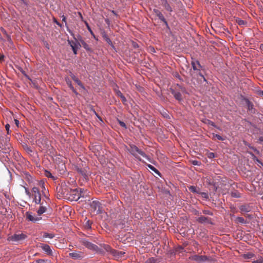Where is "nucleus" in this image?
<instances>
[{
	"mask_svg": "<svg viewBox=\"0 0 263 263\" xmlns=\"http://www.w3.org/2000/svg\"><path fill=\"white\" fill-rule=\"evenodd\" d=\"M208 157L209 158H214V157H215V154H214V153H212V152L209 153L208 154Z\"/></svg>",
	"mask_w": 263,
	"mask_h": 263,
	"instance_id": "50",
	"label": "nucleus"
},
{
	"mask_svg": "<svg viewBox=\"0 0 263 263\" xmlns=\"http://www.w3.org/2000/svg\"><path fill=\"white\" fill-rule=\"evenodd\" d=\"M115 92L118 97L121 98L123 95L119 89H115Z\"/></svg>",
	"mask_w": 263,
	"mask_h": 263,
	"instance_id": "42",
	"label": "nucleus"
},
{
	"mask_svg": "<svg viewBox=\"0 0 263 263\" xmlns=\"http://www.w3.org/2000/svg\"><path fill=\"white\" fill-rule=\"evenodd\" d=\"M77 171L80 174H81L83 177V178L84 179H88V173L85 170H83L82 168H78Z\"/></svg>",
	"mask_w": 263,
	"mask_h": 263,
	"instance_id": "20",
	"label": "nucleus"
},
{
	"mask_svg": "<svg viewBox=\"0 0 263 263\" xmlns=\"http://www.w3.org/2000/svg\"><path fill=\"white\" fill-rule=\"evenodd\" d=\"M102 37L105 40V41L112 47V49L114 50L116 49L115 47L113 45L111 40L109 39V37L108 36L107 34L105 33V32H103L102 33Z\"/></svg>",
	"mask_w": 263,
	"mask_h": 263,
	"instance_id": "16",
	"label": "nucleus"
},
{
	"mask_svg": "<svg viewBox=\"0 0 263 263\" xmlns=\"http://www.w3.org/2000/svg\"><path fill=\"white\" fill-rule=\"evenodd\" d=\"M35 263H46V261L43 259H38L35 261Z\"/></svg>",
	"mask_w": 263,
	"mask_h": 263,
	"instance_id": "53",
	"label": "nucleus"
},
{
	"mask_svg": "<svg viewBox=\"0 0 263 263\" xmlns=\"http://www.w3.org/2000/svg\"><path fill=\"white\" fill-rule=\"evenodd\" d=\"M70 76L71 79L77 83L79 81H80L74 74H73L71 72H70Z\"/></svg>",
	"mask_w": 263,
	"mask_h": 263,
	"instance_id": "34",
	"label": "nucleus"
},
{
	"mask_svg": "<svg viewBox=\"0 0 263 263\" xmlns=\"http://www.w3.org/2000/svg\"><path fill=\"white\" fill-rule=\"evenodd\" d=\"M46 176L48 177H50V178H53V177L52 176V174L49 172H48V171H46Z\"/></svg>",
	"mask_w": 263,
	"mask_h": 263,
	"instance_id": "57",
	"label": "nucleus"
},
{
	"mask_svg": "<svg viewBox=\"0 0 263 263\" xmlns=\"http://www.w3.org/2000/svg\"><path fill=\"white\" fill-rule=\"evenodd\" d=\"M153 11L155 14V15L159 18V19L164 23L165 26L167 28H169L168 24L162 13L158 9H154Z\"/></svg>",
	"mask_w": 263,
	"mask_h": 263,
	"instance_id": "7",
	"label": "nucleus"
},
{
	"mask_svg": "<svg viewBox=\"0 0 263 263\" xmlns=\"http://www.w3.org/2000/svg\"><path fill=\"white\" fill-rule=\"evenodd\" d=\"M80 38H79V40L80 42V43H81L83 47L87 51V52H89L90 53H93V49L90 48L89 45L84 41H83L82 39V37L79 36Z\"/></svg>",
	"mask_w": 263,
	"mask_h": 263,
	"instance_id": "11",
	"label": "nucleus"
},
{
	"mask_svg": "<svg viewBox=\"0 0 263 263\" xmlns=\"http://www.w3.org/2000/svg\"><path fill=\"white\" fill-rule=\"evenodd\" d=\"M246 104L248 107V109L249 110H252L253 108V103L249 100V99H246Z\"/></svg>",
	"mask_w": 263,
	"mask_h": 263,
	"instance_id": "32",
	"label": "nucleus"
},
{
	"mask_svg": "<svg viewBox=\"0 0 263 263\" xmlns=\"http://www.w3.org/2000/svg\"><path fill=\"white\" fill-rule=\"evenodd\" d=\"M200 162L197 160H193L192 161V164L194 165H200Z\"/></svg>",
	"mask_w": 263,
	"mask_h": 263,
	"instance_id": "48",
	"label": "nucleus"
},
{
	"mask_svg": "<svg viewBox=\"0 0 263 263\" xmlns=\"http://www.w3.org/2000/svg\"><path fill=\"white\" fill-rule=\"evenodd\" d=\"M120 98L121 99V100H122V102H123V103H126V101H127V100H126V98L124 97V95H123V96H122Z\"/></svg>",
	"mask_w": 263,
	"mask_h": 263,
	"instance_id": "54",
	"label": "nucleus"
},
{
	"mask_svg": "<svg viewBox=\"0 0 263 263\" xmlns=\"http://www.w3.org/2000/svg\"><path fill=\"white\" fill-rule=\"evenodd\" d=\"M85 228L87 230H90L91 228V222L90 220H87L84 225Z\"/></svg>",
	"mask_w": 263,
	"mask_h": 263,
	"instance_id": "33",
	"label": "nucleus"
},
{
	"mask_svg": "<svg viewBox=\"0 0 263 263\" xmlns=\"http://www.w3.org/2000/svg\"><path fill=\"white\" fill-rule=\"evenodd\" d=\"M231 195L232 197L239 198L241 197V195L237 191H234L231 193Z\"/></svg>",
	"mask_w": 263,
	"mask_h": 263,
	"instance_id": "30",
	"label": "nucleus"
},
{
	"mask_svg": "<svg viewBox=\"0 0 263 263\" xmlns=\"http://www.w3.org/2000/svg\"><path fill=\"white\" fill-rule=\"evenodd\" d=\"M202 198L205 199V200H208L209 199L208 194L205 192H201L200 193Z\"/></svg>",
	"mask_w": 263,
	"mask_h": 263,
	"instance_id": "37",
	"label": "nucleus"
},
{
	"mask_svg": "<svg viewBox=\"0 0 263 263\" xmlns=\"http://www.w3.org/2000/svg\"><path fill=\"white\" fill-rule=\"evenodd\" d=\"M55 237V234L54 233H48L47 232H43L42 235V238L43 239H45L47 238H49L50 239H52Z\"/></svg>",
	"mask_w": 263,
	"mask_h": 263,
	"instance_id": "22",
	"label": "nucleus"
},
{
	"mask_svg": "<svg viewBox=\"0 0 263 263\" xmlns=\"http://www.w3.org/2000/svg\"><path fill=\"white\" fill-rule=\"evenodd\" d=\"M86 26H87V28L88 30V31L90 32V33H91V34L92 35H93V36L94 37V38H95V34H93V32H92V30L91 29L90 26H89L88 24L87 23H86Z\"/></svg>",
	"mask_w": 263,
	"mask_h": 263,
	"instance_id": "41",
	"label": "nucleus"
},
{
	"mask_svg": "<svg viewBox=\"0 0 263 263\" xmlns=\"http://www.w3.org/2000/svg\"><path fill=\"white\" fill-rule=\"evenodd\" d=\"M118 122H119V125L122 127H124L125 128H127V127H126V124L123 122V121H121L120 120H118Z\"/></svg>",
	"mask_w": 263,
	"mask_h": 263,
	"instance_id": "43",
	"label": "nucleus"
},
{
	"mask_svg": "<svg viewBox=\"0 0 263 263\" xmlns=\"http://www.w3.org/2000/svg\"><path fill=\"white\" fill-rule=\"evenodd\" d=\"M102 247L104 249V250H106V252H110L112 254V251L114 250H112L110 246L106 244H103Z\"/></svg>",
	"mask_w": 263,
	"mask_h": 263,
	"instance_id": "31",
	"label": "nucleus"
},
{
	"mask_svg": "<svg viewBox=\"0 0 263 263\" xmlns=\"http://www.w3.org/2000/svg\"><path fill=\"white\" fill-rule=\"evenodd\" d=\"M44 45H45V47H46L48 50H49V49H50V46H49V45L48 44V43L47 42H45L44 43Z\"/></svg>",
	"mask_w": 263,
	"mask_h": 263,
	"instance_id": "59",
	"label": "nucleus"
},
{
	"mask_svg": "<svg viewBox=\"0 0 263 263\" xmlns=\"http://www.w3.org/2000/svg\"><path fill=\"white\" fill-rule=\"evenodd\" d=\"M101 203L98 201H92L90 203L91 210L97 214H99L101 212Z\"/></svg>",
	"mask_w": 263,
	"mask_h": 263,
	"instance_id": "6",
	"label": "nucleus"
},
{
	"mask_svg": "<svg viewBox=\"0 0 263 263\" xmlns=\"http://www.w3.org/2000/svg\"><path fill=\"white\" fill-rule=\"evenodd\" d=\"M81 242L88 249L95 251L97 253H101L102 252L101 249H100L97 245L90 242L87 239L82 238L81 240Z\"/></svg>",
	"mask_w": 263,
	"mask_h": 263,
	"instance_id": "2",
	"label": "nucleus"
},
{
	"mask_svg": "<svg viewBox=\"0 0 263 263\" xmlns=\"http://www.w3.org/2000/svg\"><path fill=\"white\" fill-rule=\"evenodd\" d=\"M239 209L241 212L245 213H248L251 210L250 206L246 204L241 205Z\"/></svg>",
	"mask_w": 263,
	"mask_h": 263,
	"instance_id": "21",
	"label": "nucleus"
},
{
	"mask_svg": "<svg viewBox=\"0 0 263 263\" xmlns=\"http://www.w3.org/2000/svg\"><path fill=\"white\" fill-rule=\"evenodd\" d=\"M62 21L65 23V26L66 27V29H67V31H68V32L71 35L73 36V32L72 31V30H71L69 29V27L67 25V22H66V17L64 15H63L62 16Z\"/></svg>",
	"mask_w": 263,
	"mask_h": 263,
	"instance_id": "23",
	"label": "nucleus"
},
{
	"mask_svg": "<svg viewBox=\"0 0 263 263\" xmlns=\"http://www.w3.org/2000/svg\"><path fill=\"white\" fill-rule=\"evenodd\" d=\"M162 5L163 7L166 9V11L172 12L173 11V9L168 4L167 0H161Z\"/></svg>",
	"mask_w": 263,
	"mask_h": 263,
	"instance_id": "17",
	"label": "nucleus"
},
{
	"mask_svg": "<svg viewBox=\"0 0 263 263\" xmlns=\"http://www.w3.org/2000/svg\"><path fill=\"white\" fill-rule=\"evenodd\" d=\"M191 259L196 261L198 263H202L207 261H210V257L205 255H193L191 257Z\"/></svg>",
	"mask_w": 263,
	"mask_h": 263,
	"instance_id": "4",
	"label": "nucleus"
},
{
	"mask_svg": "<svg viewBox=\"0 0 263 263\" xmlns=\"http://www.w3.org/2000/svg\"><path fill=\"white\" fill-rule=\"evenodd\" d=\"M197 221L199 223H207L212 224V222L211 221L210 218L205 217V216H201L198 217L197 218Z\"/></svg>",
	"mask_w": 263,
	"mask_h": 263,
	"instance_id": "13",
	"label": "nucleus"
},
{
	"mask_svg": "<svg viewBox=\"0 0 263 263\" xmlns=\"http://www.w3.org/2000/svg\"><path fill=\"white\" fill-rule=\"evenodd\" d=\"M14 122H15V124H16V125L17 126H18V124H19V121L17 119H15L14 120Z\"/></svg>",
	"mask_w": 263,
	"mask_h": 263,
	"instance_id": "63",
	"label": "nucleus"
},
{
	"mask_svg": "<svg viewBox=\"0 0 263 263\" xmlns=\"http://www.w3.org/2000/svg\"><path fill=\"white\" fill-rule=\"evenodd\" d=\"M147 167L151 170L152 171L155 172L156 174L158 175L159 176H161V173L159 172V171L155 168L154 166L151 165V164H147Z\"/></svg>",
	"mask_w": 263,
	"mask_h": 263,
	"instance_id": "27",
	"label": "nucleus"
},
{
	"mask_svg": "<svg viewBox=\"0 0 263 263\" xmlns=\"http://www.w3.org/2000/svg\"><path fill=\"white\" fill-rule=\"evenodd\" d=\"M258 94L259 96L263 97V90H259V91H258Z\"/></svg>",
	"mask_w": 263,
	"mask_h": 263,
	"instance_id": "62",
	"label": "nucleus"
},
{
	"mask_svg": "<svg viewBox=\"0 0 263 263\" xmlns=\"http://www.w3.org/2000/svg\"><path fill=\"white\" fill-rule=\"evenodd\" d=\"M73 37V38L76 40L75 42H72V41H68V43L70 44L71 47H72V46H73V47L76 48H79L80 47H81V44H80V43L77 40V39L75 38L74 36H72Z\"/></svg>",
	"mask_w": 263,
	"mask_h": 263,
	"instance_id": "19",
	"label": "nucleus"
},
{
	"mask_svg": "<svg viewBox=\"0 0 263 263\" xmlns=\"http://www.w3.org/2000/svg\"><path fill=\"white\" fill-rule=\"evenodd\" d=\"M129 153L136 158L139 159L137 154L140 155L143 158H145L149 162H151V158L147 156L144 152L140 149L137 146L134 144L130 145V149L128 150Z\"/></svg>",
	"mask_w": 263,
	"mask_h": 263,
	"instance_id": "1",
	"label": "nucleus"
},
{
	"mask_svg": "<svg viewBox=\"0 0 263 263\" xmlns=\"http://www.w3.org/2000/svg\"><path fill=\"white\" fill-rule=\"evenodd\" d=\"M53 22L58 26L62 27V25L55 18H54Z\"/></svg>",
	"mask_w": 263,
	"mask_h": 263,
	"instance_id": "58",
	"label": "nucleus"
},
{
	"mask_svg": "<svg viewBox=\"0 0 263 263\" xmlns=\"http://www.w3.org/2000/svg\"><path fill=\"white\" fill-rule=\"evenodd\" d=\"M71 48L72 49L73 53L74 54H77V50L78 48H76L73 47V46H72Z\"/></svg>",
	"mask_w": 263,
	"mask_h": 263,
	"instance_id": "56",
	"label": "nucleus"
},
{
	"mask_svg": "<svg viewBox=\"0 0 263 263\" xmlns=\"http://www.w3.org/2000/svg\"><path fill=\"white\" fill-rule=\"evenodd\" d=\"M213 136L216 137L218 140L220 141H223L224 138L218 134H213Z\"/></svg>",
	"mask_w": 263,
	"mask_h": 263,
	"instance_id": "38",
	"label": "nucleus"
},
{
	"mask_svg": "<svg viewBox=\"0 0 263 263\" xmlns=\"http://www.w3.org/2000/svg\"><path fill=\"white\" fill-rule=\"evenodd\" d=\"M5 128H6V130L7 131V133L9 134V130H10V125H9V124H7L5 125Z\"/></svg>",
	"mask_w": 263,
	"mask_h": 263,
	"instance_id": "55",
	"label": "nucleus"
},
{
	"mask_svg": "<svg viewBox=\"0 0 263 263\" xmlns=\"http://www.w3.org/2000/svg\"><path fill=\"white\" fill-rule=\"evenodd\" d=\"M257 165L259 167H261V166H263V163L261 161L259 160V161L257 162Z\"/></svg>",
	"mask_w": 263,
	"mask_h": 263,
	"instance_id": "61",
	"label": "nucleus"
},
{
	"mask_svg": "<svg viewBox=\"0 0 263 263\" xmlns=\"http://www.w3.org/2000/svg\"><path fill=\"white\" fill-rule=\"evenodd\" d=\"M252 158H253L254 161H256L257 162H258L259 161V160L254 154H252Z\"/></svg>",
	"mask_w": 263,
	"mask_h": 263,
	"instance_id": "52",
	"label": "nucleus"
},
{
	"mask_svg": "<svg viewBox=\"0 0 263 263\" xmlns=\"http://www.w3.org/2000/svg\"><path fill=\"white\" fill-rule=\"evenodd\" d=\"M253 263H263V257H260L257 260L253 261Z\"/></svg>",
	"mask_w": 263,
	"mask_h": 263,
	"instance_id": "40",
	"label": "nucleus"
},
{
	"mask_svg": "<svg viewBox=\"0 0 263 263\" xmlns=\"http://www.w3.org/2000/svg\"><path fill=\"white\" fill-rule=\"evenodd\" d=\"M74 191H77L78 192V195H76L77 196L76 200L80 199L81 197H85L88 193L87 190H85L84 189H76L74 190Z\"/></svg>",
	"mask_w": 263,
	"mask_h": 263,
	"instance_id": "10",
	"label": "nucleus"
},
{
	"mask_svg": "<svg viewBox=\"0 0 263 263\" xmlns=\"http://www.w3.org/2000/svg\"><path fill=\"white\" fill-rule=\"evenodd\" d=\"M25 193L29 197H30L31 196L30 192H29V190L28 188L24 187Z\"/></svg>",
	"mask_w": 263,
	"mask_h": 263,
	"instance_id": "46",
	"label": "nucleus"
},
{
	"mask_svg": "<svg viewBox=\"0 0 263 263\" xmlns=\"http://www.w3.org/2000/svg\"><path fill=\"white\" fill-rule=\"evenodd\" d=\"M171 92L176 100L179 101L182 100V95L180 92L176 91L173 89H171Z\"/></svg>",
	"mask_w": 263,
	"mask_h": 263,
	"instance_id": "18",
	"label": "nucleus"
},
{
	"mask_svg": "<svg viewBox=\"0 0 263 263\" xmlns=\"http://www.w3.org/2000/svg\"><path fill=\"white\" fill-rule=\"evenodd\" d=\"M26 235L21 233V234H15L9 237L8 239L9 241H12L13 242H19L21 240H24L26 238Z\"/></svg>",
	"mask_w": 263,
	"mask_h": 263,
	"instance_id": "5",
	"label": "nucleus"
},
{
	"mask_svg": "<svg viewBox=\"0 0 263 263\" xmlns=\"http://www.w3.org/2000/svg\"><path fill=\"white\" fill-rule=\"evenodd\" d=\"M191 65L194 71H199L200 70V68H202L199 61L193 58H192Z\"/></svg>",
	"mask_w": 263,
	"mask_h": 263,
	"instance_id": "8",
	"label": "nucleus"
},
{
	"mask_svg": "<svg viewBox=\"0 0 263 263\" xmlns=\"http://www.w3.org/2000/svg\"><path fill=\"white\" fill-rule=\"evenodd\" d=\"M189 189L193 193H197L196 187L194 186H191Z\"/></svg>",
	"mask_w": 263,
	"mask_h": 263,
	"instance_id": "47",
	"label": "nucleus"
},
{
	"mask_svg": "<svg viewBox=\"0 0 263 263\" xmlns=\"http://www.w3.org/2000/svg\"><path fill=\"white\" fill-rule=\"evenodd\" d=\"M254 256V254L251 252H248L246 254H243L242 257L243 259L248 260L251 259Z\"/></svg>",
	"mask_w": 263,
	"mask_h": 263,
	"instance_id": "24",
	"label": "nucleus"
},
{
	"mask_svg": "<svg viewBox=\"0 0 263 263\" xmlns=\"http://www.w3.org/2000/svg\"><path fill=\"white\" fill-rule=\"evenodd\" d=\"M5 56L3 54H0V62L3 61L4 59Z\"/></svg>",
	"mask_w": 263,
	"mask_h": 263,
	"instance_id": "60",
	"label": "nucleus"
},
{
	"mask_svg": "<svg viewBox=\"0 0 263 263\" xmlns=\"http://www.w3.org/2000/svg\"><path fill=\"white\" fill-rule=\"evenodd\" d=\"M205 123L208 125H211L213 127H216V125L214 123V122L209 119H206L205 120Z\"/></svg>",
	"mask_w": 263,
	"mask_h": 263,
	"instance_id": "35",
	"label": "nucleus"
},
{
	"mask_svg": "<svg viewBox=\"0 0 263 263\" xmlns=\"http://www.w3.org/2000/svg\"><path fill=\"white\" fill-rule=\"evenodd\" d=\"M65 80L66 81V84L68 86V87L70 88V89L72 91L73 93H74L76 95H78L79 93L77 91L76 89L74 88L73 86L72 85V82L70 79L67 77L65 78Z\"/></svg>",
	"mask_w": 263,
	"mask_h": 263,
	"instance_id": "15",
	"label": "nucleus"
},
{
	"mask_svg": "<svg viewBox=\"0 0 263 263\" xmlns=\"http://www.w3.org/2000/svg\"><path fill=\"white\" fill-rule=\"evenodd\" d=\"M260 49L263 50V44L260 45Z\"/></svg>",
	"mask_w": 263,
	"mask_h": 263,
	"instance_id": "64",
	"label": "nucleus"
},
{
	"mask_svg": "<svg viewBox=\"0 0 263 263\" xmlns=\"http://www.w3.org/2000/svg\"><path fill=\"white\" fill-rule=\"evenodd\" d=\"M69 256L73 259H81L84 257L82 252L77 251L69 253Z\"/></svg>",
	"mask_w": 263,
	"mask_h": 263,
	"instance_id": "9",
	"label": "nucleus"
},
{
	"mask_svg": "<svg viewBox=\"0 0 263 263\" xmlns=\"http://www.w3.org/2000/svg\"><path fill=\"white\" fill-rule=\"evenodd\" d=\"M202 213L205 215H210V216L213 215V213L211 211H210L209 210H203L202 211Z\"/></svg>",
	"mask_w": 263,
	"mask_h": 263,
	"instance_id": "36",
	"label": "nucleus"
},
{
	"mask_svg": "<svg viewBox=\"0 0 263 263\" xmlns=\"http://www.w3.org/2000/svg\"><path fill=\"white\" fill-rule=\"evenodd\" d=\"M31 191L32 201L35 204H43V202H41V194L39 188L34 186L32 187Z\"/></svg>",
	"mask_w": 263,
	"mask_h": 263,
	"instance_id": "3",
	"label": "nucleus"
},
{
	"mask_svg": "<svg viewBox=\"0 0 263 263\" xmlns=\"http://www.w3.org/2000/svg\"><path fill=\"white\" fill-rule=\"evenodd\" d=\"M155 259L153 257H152L148 259L144 263H155Z\"/></svg>",
	"mask_w": 263,
	"mask_h": 263,
	"instance_id": "39",
	"label": "nucleus"
},
{
	"mask_svg": "<svg viewBox=\"0 0 263 263\" xmlns=\"http://www.w3.org/2000/svg\"><path fill=\"white\" fill-rule=\"evenodd\" d=\"M41 206H40L39 209L37 211V213L38 215H41L42 214L44 213L46 211V208L45 206H43V204H40Z\"/></svg>",
	"mask_w": 263,
	"mask_h": 263,
	"instance_id": "25",
	"label": "nucleus"
},
{
	"mask_svg": "<svg viewBox=\"0 0 263 263\" xmlns=\"http://www.w3.org/2000/svg\"><path fill=\"white\" fill-rule=\"evenodd\" d=\"M26 218L28 220L32 221L33 222H36L40 220V218L37 217L33 216L31 213L27 212L26 213Z\"/></svg>",
	"mask_w": 263,
	"mask_h": 263,
	"instance_id": "12",
	"label": "nucleus"
},
{
	"mask_svg": "<svg viewBox=\"0 0 263 263\" xmlns=\"http://www.w3.org/2000/svg\"><path fill=\"white\" fill-rule=\"evenodd\" d=\"M40 247L42 249V250L48 255L52 254V250L50 248V247L48 245L41 243Z\"/></svg>",
	"mask_w": 263,
	"mask_h": 263,
	"instance_id": "14",
	"label": "nucleus"
},
{
	"mask_svg": "<svg viewBox=\"0 0 263 263\" xmlns=\"http://www.w3.org/2000/svg\"><path fill=\"white\" fill-rule=\"evenodd\" d=\"M235 21L240 26H245L247 24V22L246 21L242 20L239 17H236Z\"/></svg>",
	"mask_w": 263,
	"mask_h": 263,
	"instance_id": "26",
	"label": "nucleus"
},
{
	"mask_svg": "<svg viewBox=\"0 0 263 263\" xmlns=\"http://www.w3.org/2000/svg\"><path fill=\"white\" fill-rule=\"evenodd\" d=\"M124 254H125V253L123 252L118 251L115 250L112 251V254L114 256H117L118 257H121Z\"/></svg>",
	"mask_w": 263,
	"mask_h": 263,
	"instance_id": "29",
	"label": "nucleus"
},
{
	"mask_svg": "<svg viewBox=\"0 0 263 263\" xmlns=\"http://www.w3.org/2000/svg\"><path fill=\"white\" fill-rule=\"evenodd\" d=\"M200 77H201L203 80V81L204 82H206V79H205V78L204 77V76L203 75V74L202 73L200 72V70L199 71H198V74Z\"/></svg>",
	"mask_w": 263,
	"mask_h": 263,
	"instance_id": "49",
	"label": "nucleus"
},
{
	"mask_svg": "<svg viewBox=\"0 0 263 263\" xmlns=\"http://www.w3.org/2000/svg\"><path fill=\"white\" fill-rule=\"evenodd\" d=\"M43 192V196H44V197L45 198V200L46 201V200H48V201H49L50 200V199L48 197V196L47 195V194H46V193L44 191H42Z\"/></svg>",
	"mask_w": 263,
	"mask_h": 263,
	"instance_id": "45",
	"label": "nucleus"
},
{
	"mask_svg": "<svg viewBox=\"0 0 263 263\" xmlns=\"http://www.w3.org/2000/svg\"><path fill=\"white\" fill-rule=\"evenodd\" d=\"M235 221L236 223H245L246 222V220L243 217L239 216L236 217L235 218Z\"/></svg>",
	"mask_w": 263,
	"mask_h": 263,
	"instance_id": "28",
	"label": "nucleus"
},
{
	"mask_svg": "<svg viewBox=\"0 0 263 263\" xmlns=\"http://www.w3.org/2000/svg\"><path fill=\"white\" fill-rule=\"evenodd\" d=\"M79 86H80L82 88H83V89H85V87L83 85V84H82V83L81 82V81H79L77 83Z\"/></svg>",
	"mask_w": 263,
	"mask_h": 263,
	"instance_id": "51",
	"label": "nucleus"
},
{
	"mask_svg": "<svg viewBox=\"0 0 263 263\" xmlns=\"http://www.w3.org/2000/svg\"><path fill=\"white\" fill-rule=\"evenodd\" d=\"M25 150L26 152L29 154H31V153H33V151L29 147L27 146L26 148H25Z\"/></svg>",
	"mask_w": 263,
	"mask_h": 263,
	"instance_id": "44",
	"label": "nucleus"
}]
</instances>
